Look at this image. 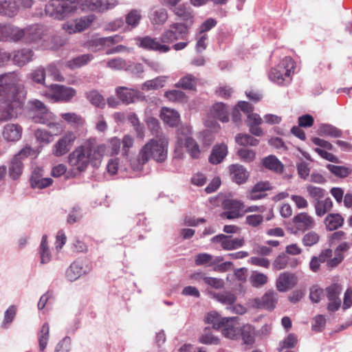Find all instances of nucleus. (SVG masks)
Here are the masks:
<instances>
[{
  "label": "nucleus",
  "instance_id": "obj_1",
  "mask_svg": "<svg viewBox=\"0 0 352 352\" xmlns=\"http://www.w3.org/2000/svg\"><path fill=\"white\" fill-rule=\"evenodd\" d=\"M104 144H92L85 143L76 147L68 155L69 166L79 173L84 172L91 164L94 168H98L105 152Z\"/></svg>",
  "mask_w": 352,
  "mask_h": 352
},
{
  "label": "nucleus",
  "instance_id": "obj_2",
  "mask_svg": "<svg viewBox=\"0 0 352 352\" xmlns=\"http://www.w3.org/2000/svg\"><path fill=\"white\" fill-rule=\"evenodd\" d=\"M168 139L164 133L150 140L140 151L137 159L131 162V168L135 171H140L144 164L150 159L157 163L166 161L168 155Z\"/></svg>",
  "mask_w": 352,
  "mask_h": 352
},
{
  "label": "nucleus",
  "instance_id": "obj_3",
  "mask_svg": "<svg viewBox=\"0 0 352 352\" xmlns=\"http://www.w3.org/2000/svg\"><path fill=\"white\" fill-rule=\"evenodd\" d=\"M17 76L14 73L0 75V121H6L16 116V109L20 106L16 100V83Z\"/></svg>",
  "mask_w": 352,
  "mask_h": 352
},
{
  "label": "nucleus",
  "instance_id": "obj_4",
  "mask_svg": "<svg viewBox=\"0 0 352 352\" xmlns=\"http://www.w3.org/2000/svg\"><path fill=\"white\" fill-rule=\"evenodd\" d=\"M76 0H50L45 5L47 16L57 20H64L77 11Z\"/></svg>",
  "mask_w": 352,
  "mask_h": 352
},
{
  "label": "nucleus",
  "instance_id": "obj_5",
  "mask_svg": "<svg viewBox=\"0 0 352 352\" xmlns=\"http://www.w3.org/2000/svg\"><path fill=\"white\" fill-rule=\"evenodd\" d=\"M295 63L291 57H285L269 74V79L277 85H287L291 81V74L294 72Z\"/></svg>",
  "mask_w": 352,
  "mask_h": 352
},
{
  "label": "nucleus",
  "instance_id": "obj_6",
  "mask_svg": "<svg viewBox=\"0 0 352 352\" xmlns=\"http://www.w3.org/2000/svg\"><path fill=\"white\" fill-rule=\"evenodd\" d=\"M34 153L32 147L25 146L13 156L8 167V174L11 179L16 180L20 177L23 173L24 160Z\"/></svg>",
  "mask_w": 352,
  "mask_h": 352
},
{
  "label": "nucleus",
  "instance_id": "obj_7",
  "mask_svg": "<svg viewBox=\"0 0 352 352\" xmlns=\"http://www.w3.org/2000/svg\"><path fill=\"white\" fill-rule=\"evenodd\" d=\"M30 108L34 112L32 119L34 122L46 124L50 127L54 126V116L46 107L43 102L38 100L29 102Z\"/></svg>",
  "mask_w": 352,
  "mask_h": 352
},
{
  "label": "nucleus",
  "instance_id": "obj_8",
  "mask_svg": "<svg viewBox=\"0 0 352 352\" xmlns=\"http://www.w3.org/2000/svg\"><path fill=\"white\" fill-rule=\"evenodd\" d=\"M188 24L184 23H173L169 28L164 30L160 38L162 43H171L177 40H185L190 29Z\"/></svg>",
  "mask_w": 352,
  "mask_h": 352
},
{
  "label": "nucleus",
  "instance_id": "obj_9",
  "mask_svg": "<svg viewBox=\"0 0 352 352\" xmlns=\"http://www.w3.org/2000/svg\"><path fill=\"white\" fill-rule=\"evenodd\" d=\"M77 10L83 12H104L113 8L117 4L116 0H76Z\"/></svg>",
  "mask_w": 352,
  "mask_h": 352
},
{
  "label": "nucleus",
  "instance_id": "obj_10",
  "mask_svg": "<svg viewBox=\"0 0 352 352\" xmlns=\"http://www.w3.org/2000/svg\"><path fill=\"white\" fill-rule=\"evenodd\" d=\"M96 19V16L93 14L82 16L63 23V29L70 34L82 32L88 29Z\"/></svg>",
  "mask_w": 352,
  "mask_h": 352
},
{
  "label": "nucleus",
  "instance_id": "obj_11",
  "mask_svg": "<svg viewBox=\"0 0 352 352\" xmlns=\"http://www.w3.org/2000/svg\"><path fill=\"white\" fill-rule=\"evenodd\" d=\"M76 94V91L72 87L53 84L50 90L44 92L43 95L54 102L69 101Z\"/></svg>",
  "mask_w": 352,
  "mask_h": 352
},
{
  "label": "nucleus",
  "instance_id": "obj_12",
  "mask_svg": "<svg viewBox=\"0 0 352 352\" xmlns=\"http://www.w3.org/2000/svg\"><path fill=\"white\" fill-rule=\"evenodd\" d=\"M210 242L219 245L224 250L230 251L243 247L245 244V239L243 237H233L232 235L219 234L212 237Z\"/></svg>",
  "mask_w": 352,
  "mask_h": 352
},
{
  "label": "nucleus",
  "instance_id": "obj_13",
  "mask_svg": "<svg viewBox=\"0 0 352 352\" xmlns=\"http://www.w3.org/2000/svg\"><path fill=\"white\" fill-rule=\"evenodd\" d=\"M76 135L74 133L68 131L53 146L52 153L56 157L66 154L72 146Z\"/></svg>",
  "mask_w": 352,
  "mask_h": 352
},
{
  "label": "nucleus",
  "instance_id": "obj_14",
  "mask_svg": "<svg viewBox=\"0 0 352 352\" xmlns=\"http://www.w3.org/2000/svg\"><path fill=\"white\" fill-rule=\"evenodd\" d=\"M137 45L144 50L155 51L160 53H166L170 50L168 45L162 43H160L156 38H152L148 36L138 38Z\"/></svg>",
  "mask_w": 352,
  "mask_h": 352
},
{
  "label": "nucleus",
  "instance_id": "obj_15",
  "mask_svg": "<svg viewBox=\"0 0 352 352\" xmlns=\"http://www.w3.org/2000/svg\"><path fill=\"white\" fill-rule=\"evenodd\" d=\"M24 36L23 42L25 43H36L43 39L45 29L43 25L35 24L23 28Z\"/></svg>",
  "mask_w": 352,
  "mask_h": 352
},
{
  "label": "nucleus",
  "instance_id": "obj_16",
  "mask_svg": "<svg viewBox=\"0 0 352 352\" xmlns=\"http://www.w3.org/2000/svg\"><path fill=\"white\" fill-rule=\"evenodd\" d=\"M298 283L297 276L294 273L285 272L279 274L276 280V287L280 292L292 289Z\"/></svg>",
  "mask_w": 352,
  "mask_h": 352
},
{
  "label": "nucleus",
  "instance_id": "obj_17",
  "mask_svg": "<svg viewBox=\"0 0 352 352\" xmlns=\"http://www.w3.org/2000/svg\"><path fill=\"white\" fill-rule=\"evenodd\" d=\"M23 28L11 23H5L1 42L17 43L23 41Z\"/></svg>",
  "mask_w": 352,
  "mask_h": 352
},
{
  "label": "nucleus",
  "instance_id": "obj_18",
  "mask_svg": "<svg viewBox=\"0 0 352 352\" xmlns=\"http://www.w3.org/2000/svg\"><path fill=\"white\" fill-rule=\"evenodd\" d=\"M89 272V267L82 261L76 260L74 261L65 272L67 279L71 282L75 281L82 275Z\"/></svg>",
  "mask_w": 352,
  "mask_h": 352
},
{
  "label": "nucleus",
  "instance_id": "obj_19",
  "mask_svg": "<svg viewBox=\"0 0 352 352\" xmlns=\"http://www.w3.org/2000/svg\"><path fill=\"white\" fill-rule=\"evenodd\" d=\"M53 182L50 177H43V169L40 167L34 168L30 177V186L32 188L43 189L50 186Z\"/></svg>",
  "mask_w": 352,
  "mask_h": 352
},
{
  "label": "nucleus",
  "instance_id": "obj_20",
  "mask_svg": "<svg viewBox=\"0 0 352 352\" xmlns=\"http://www.w3.org/2000/svg\"><path fill=\"white\" fill-rule=\"evenodd\" d=\"M278 300V294L274 290L267 292L261 298L254 300V305L258 309H273Z\"/></svg>",
  "mask_w": 352,
  "mask_h": 352
},
{
  "label": "nucleus",
  "instance_id": "obj_21",
  "mask_svg": "<svg viewBox=\"0 0 352 352\" xmlns=\"http://www.w3.org/2000/svg\"><path fill=\"white\" fill-rule=\"evenodd\" d=\"M11 56L13 63L23 67L33 60L34 52L29 48H22L13 52Z\"/></svg>",
  "mask_w": 352,
  "mask_h": 352
},
{
  "label": "nucleus",
  "instance_id": "obj_22",
  "mask_svg": "<svg viewBox=\"0 0 352 352\" xmlns=\"http://www.w3.org/2000/svg\"><path fill=\"white\" fill-rule=\"evenodd\" d=\"M294 223L299 231L305 232L314 226V220L306 212H301L294 217Z\"/></svg>",
  "mask_w": 352,
  "mask_h": 352
},
{
  "label": "nucleus",
  "instance_id": "obj_23",
  "mask_svg": "<svg viewBox=\"0 0 352 352\" xmlns=\"http://www.w3.org/2000/svg\"><path fill=\"white\" fill-rule=\"evenodd\" d=\"M173 12L179 19L185 21L184 23L188 24L190 28L193 24L195 16L194 11L189 6L185 4L179 5L174 8Z\"/></svg>",
  "mask_w": 352,
  "mask_h": 352
},
{
  "label": "nucleus",
  "instance_id": "obj_24",
  "mask_svg": "<svg viewBox=\"0 0 352 352\" xmlns=\"http://www.w3.org/2000/svg\"><path fill=\"white\" fill-rule=\"evenodd\" d=\"M234 319L237 317H221L217 311H212L206 316L205 322L212 324L214 329H220L226 322Z\"/></svg>",
  "mask_w": 352,
  "mask_h": 352
},
{
  "label": "nucleus",
  "instance_id": "obj_25",
  "mask_svg": "<svg viewBox=\"0 0 352 352\" xmlns=\"http://www.w3.org/2000/svg\"><path fill=\"white\" fill-rule=\"evenodd\" d=\"M19 5L16 0H0V16L12 18L19 11Z\"/></svg>",
  "mask_w": 352,
  "mask_h": 352
},
{
  "label": "nucleus",
  "instance_id": "obj_26",
  "mask_svg": "<svg viewBox=\"0 0 352 352\" xmlns=\"http://www.w3.org/2000/svg\"><path fill=\"white\" fill-rule=\"evenodd\" d=\"M232 180L238 184L246 182L249 174L243 166L240 164H232L229 167Z\"/></svg>",
  "mask_w": 352,
  "mask_h": 352
},
{
  "label": "nucleus",
  "instance_id": "obj_27",
  "mask_svg": "<svg viewBox=\"0 0 352 352\" xmlns=\"http://www.w3.org/2000/svg\"><path fill=\"white\" fill-rule=\"evenodd\" d=\"M2 134L6 141L16 142L21 137L22 128L16 124H8L4 126Z\"/></svg>",
  "mask_w": 352,
  "mask_h": 352
},
{
  "label": "nucleus",
  "instance_id": "obj_28",
  "mask_svg": "<svg viewBox=\"0 0 352 352\" xmlns=\"http://www.w3.org/2000/svg\"><path fill=\"white\" fill-rule=\"evenodd\" d=\"M228 155V147L225 144H216L212 147L209 156V162L212 164H219Z\"/></svg>",
  "mask_w": 352,
  "mask_h": 352
},
{
  "label": "nucleus",
  "instance_id": "obj_29",
  "mask_svg": "<svg viewBox=\"0 0 352 352\" xmlns=\"http://www.w3.org/2000/svg\"><path fill=\"white\" fill-rule=\"evenodd\" d=\"M161 119L168 126H176L180 120L179 113L168 107H163L160 113Z\"/></svg>",
  "mask_w": 352,
  "mask_h": 352
},
{
  "label": "nucleus",
  "instance_id": "obj_30",
  "mask_svg": "<svg viewBox=\"0 0 352 352\" xmlns=\"http://www.w3.org/2000/svg\"><path fill=\"white\" fill-rule=\"evenodd\" d=\"M139 92L134 89L125 87H119L116 89V94L118 98L124 104L134 102L137 99Z\"/></svg>",
  "mask_w": 352,
  "mask_h": 352
},
{
  "label": "nucleus",
  "instance_id": "obj_31",
  "mask_svg": "<svg viewBox=\"0 0 352 352\" xmlns=\"http://www.w3.org/2000/svg\"><path fill=\"white\" fill-rule=\"evenodd\" d=\"M210 116L222 122H227L229 120L228 110L223 102L215 103L210 109Z\"/></svg>",
  "mask_w": 352,
  "mask_h": 352
},
{
  "label": "nucleus",
  "instance_id": "obj_32",
  "mask_svg": "<svg viewBox=\"0 0 352 352\" xmlns=\"http://www.w3.org/2000/svg\"><path fill=\"white\" fill-rule=\"evenodd\" d=\"M148 17L153 24L162 25L167 21L168 12L163 8L154 7L151 10Z\"/></svg>",
  "mask_w": 352,
  "mask_h": 352
},
{
  "label": "nucleus",
  "instance_id": "obj_33",
  "mask_svg": "<svg viewBox=\"0 0 352 352\" xmlns=\"http://www.w3.org/2000/svg\"><path fill=\"white\" fill-rule=\"evenodd\" d=\"M313 204L316 214L320 217H323L329 212L333 207V202L330 197H325L320 201H316Z\"/></svg>",
  "mask_w": 352,
  "mask_h": 352
},
{
  "label": "nucleus",
  "instance_id": "obj_34",
  "mask_svg": "<svg viewBox=\"0 0 352 352\" xmlns=\"http://www.w3.org/2000/svg\"><path fill=\"white\" fill-rule=\"evenodd\" d=\"M93 59L94 56L91 54L80 55L68 60L66 63V66L71 69H75L87 65Z\"/></svg>",
  "mask_w": 352,
  "mask_h": 352
},
{
  "label": "nucleus",
  "instance_id": "obj_35",
  "mask_svg": "<svg viewBox=\"0 0 352 352\" xmlns=\"http://www.w3.org/2000/svg\"><path fill=\"white\" fill-rule=\"evenodd\" d=\"M344 223V218L338 213L328 214L324 219V224L328 230L332 231L340 228Z\"/></svg>",
  "mask_w": 352,
  "mask_h": 352
},
{
  "label": "nucleus",
  "instance_id": "obj_36",
  "mask_svg": "<svg viewBox=\"0 0 352 352\" xmlns=\"http://www.w3.org/2000/svg\"><path fill=\"white\" fill-rule=\"evenodd\" d=\"M239 333L244 344L252 345L254 343L256 333L253 326L245 324L241 328Z\"/></svg>",
  "mask_w": 352,
  "mask_h": 352
},
{
  "label": "nucleus",
  "instance_id": "obj_37",
  "mask_svg": "<svg viewBox=\"0 0 352 352\" xmlns=\"http://www.w3.org/2000/svg\"><path fill=\"white\" fill-rule=\"evenodd\" d=\"M318 133L321 136L337 138L342 136V131L331 124H322L318 129Z\"/></svg>",
  "mask_w": 352,
  "mask_h": 352
},
{
  "label": "nucleus",
  "instance_id": "obj_38",
  "mask_svg": "<svg viewBox=\"0 0 352 352\" xmlns=\"http://www.w3.org/2000/svg\"><path fill=\"white\" fill-rule=\"evenodd\" d=\"M236 319L232 320L226 322L221 329V332L223 336L231 340H236L239 336V330L236 327L234 322Z\"/></svg>",
  "mask_w": 352,
  "mask_h": 352
},
{
  "label": "nucleus",
  "instance_id": "obj_39",
  "mask_svg": "<svg viewBox=\"0 0 352 352\" xmlns=\"http://www.w3.org/2000/svg\"><path fill=\"white\" fill-rule=\"evenodd\" d=\"M263 166L277 173H280L283 171V164L274 155H270L263 160Z\"/></svg>",
  "mask_w": 352,
  "mask_h": 352
},
{
  "label": "nucleus",
  "instance_id": "obj_40",
  "mask_svg": "<svg viewBox=\"0 0 352 352\" xmlns=\"http://www.w3.org/2000/svg\"><path fill=\"white\" fill-rule=\"evenodd\" d=\"M39 254L41 263L47 264L50 262L52 259V254L47 244V236L46 234H44L42 236L41 242L39 245Z\"/></svg>",
  "mask_w": 352,
  "mask_h": 352
},
{
  "label": "nucleus",
  "instance_id": "obj_41",
  "mask_svg": "<svg viewBox=\"0 0 352 352\" xmlns=\"http://www.w3.org/2000/svg\"><path fill=\"white\" fill-rule=\"evenodd\" d=\"M142 19L141 11L138 10H131L125 16L126 27L125 29L132 30L136 28Z\"/></svg>",
  "mask_w": 352,
  "mask_h": 352
},
{
  "label": "nucleus",
  "instance_id": "obj_42",
  "mask_svg": "<svg viewBox=\"0 0 352 352\" xmlns=\"http://www.w3.org/2000/svg\"><path fill=\"white\" fill-rule=\"evenodd\" d=\"M50 338V326L47 322H45L38 333V346L39 350L41 351H43L46 348L48 340Z\"/></svg>",
  "mask_w": 352,
  "mask_h": 352
},
{
  "label": "nucleus",
  "instance_id": "obj_43",
  "mask_svg": "<svg viewBox=\"0 0 352 352\" xmlns=\"http://www.w3.org/2000/svg\"><path fill=\"white\" fill-rule=\"evenodd\" d=\"M197 85V78L192 74H187L179 79L175 85L176 87L184 89H194Z\"/></svg>",
  "mask_w": 352,
  "mask_h": 352
},
{
  "label": "nucleus",
  "instance_id": "obj_44",
  "mask_svg": "<svg viewBox=\"0 0 352 352\" xmlns=\"http://www.w3.org/2000/svg\"><path fill=\"white\" fill-rule=\"evenodd\" d=\"M184 145L188 153L194 159H198L201 154L199 146L192 137H187L184 140Z\"/></svg>",
  "mask_w": 352,
  "mask_h": 352
},
{
  "label": "nucleus",
  "instance_id": "obj_45",
  "mask_svg": "<svg viewBox=\"0 0 352 352\" xmlns=\"http://www.w3.org/2000/svg\"><path fill=\"white\" fill-rule=\"evenodd\" d=\"M306 190L309 197L311 199L312 204L325 198L324 195L326 191L322 188L308 185L306 187Z\"/></svg>",
  "mask_w": 352,
  "mask_h": 352
},
{
  "label": "nucleus",
  "instance_id": "obj_46",
  "mask_svg": "<svg viewBox=\"0 0 352 352\" xmlns=\"http://www.w3.org/2000/svg\"><path fill=\"white\" fill-rule=\"evenodd\" d=\"M236 142L241 146H254L258 144L259 140L246 133H239L235 137Z\"/></svg>",
  "mask_w": 352,
  "mask_h": 352
},
{
  "label": "nucleus",
  "instance_id": "obj_47",
  "mask_svg": "<svg viewBox=\"0 0 352 352\" xmlns=\"http://www.w3.org/2000/svg\"><path fill=\"white\" fill-rule=\"evenodd\" d=\"M327 168L332 174L341 178L346 177L352 171L349 167L330 164L327 165Z\"/></svg>",
  "mask_w": 352,
  "mask_h": 352
},
{
  "label": "nucleus",
  "instance_id": "obj_48",
  "mask_svg": "<svg viewBox=\"0 0 352 352\" xmlns=\"http://www.w3.org/2000/svg\"><path fill=\"white\" fill-rule=\"evenodd\" d=\"M87 100L94 106L103 107L105 104L104 97L96 90L87 93Z\"/></svg>",
  "mask_w": 352,
  "mask_h": 352
},
{
  "label": "nucleus",
  "instance_id": "obj_49",
  "mask_svg": "<svg viewBox=\"0 0 352 352\" xmlns=\"http://www.w3.org/2000/svg\"><path fill=\"white\" fill-rule=\"evenodd\" d=\"M223 208L224 210H229L237 213H241V212L243 210L245 206L241 201L226 199L223 202Z\"/></svg>",
  "mask_w": 352,
  "mask_h": 352
},
{
  "label": "nucleus",
  "instance_id": "obj_50",
  "mask_svg": "<svg viewBox=\"0 0 352 352\" xmlns=\"http://www.w3.org/2000/svg\"><path fill=\"white\" fill-rule=\"evenodd\" d=\"M164 82V77H157L153 80L144 82L142 85V89L144 91L157 89L163 87Z\"/></svg>",
  "mask_w": 352,
  "mask_h": 352
},
{
  "label": "nucleus",
  "instance_id": "obj_51",
  "mask_svg": "<svg viewBox=\"0 0 352 352\" xmlns=\"http://www.w3.org/2000/svg\"><path fill=\"white\" fill-rule=\"evenodd\" d=\"M217 300L223 305H227V307H230L236 301V296L234 294L230 292H223L217 294L215 296Z\"/></svg>",
  "mask_w": 352,
  "mask_h": 352
},
{
  "label": "nucleus",
  "instance_id": "obj_52",
  "mask_svg": "<svg viewBox=\"0 0 352 352\" xmlns=\"http://www.w3.org/2000/svg\"><path fill=\"white\" fill-rule=\"evenodd\" d=\"M212 255L208 253H199L195 257V263L197 266H212Z\"/></svg>",
  "mask_w": 352,
  "mask_h": 352
},
{
  "label": "nucleus",
  "instance_id": "obj_53",
  "mask_svg": "<svg viewBox=\"0 0 352 352\" xmlns=\"http://www.w3.org/2000/svg\"><path fill=\"white\" fill-rule=\"evenodd\" d=\"M297 343V338L294 334L290 333L279 343L278 351H282L285 349H292Z\"/></svg>",
  "mask_w": 352,
  "mask_h": 352
},
{
  "label": "nucleus",
  "instance_id": "obj_54",
  "mask_svg": "<svg viewBox=\"0 0 352 352\" xmlns=\"http://www.w3.org/2000/svg\"><path fill=\"white\" fill-rule=\"evenodd\" d=\"M195 38L197 39L195 45L196 52L197 53H201L207 47L208 36L206 34H200L197 32L195 34Z\"/></svg>",
  "mask_w": 352,
  "mask_h": 352
},
{
  "label": "nucleus",
  "instance_id": "obj_55",
  "mask_svg": "<svg viewBox=\"0 0 352 352\" xmlns=\"http://www.w3.org/2000/svg\"><path fill=\"white\" fill-rule=\"evenodd\" d=\"M17 307L16 305H10L5 311L2 327L7 328L8 324H10L16 316Z\"/></svg>",
  "mask_w": 352,
  "mask_h": 352
},
{
  "label": "nucleus",
  "instance_id": "obj_56",
  "mask_svg": "<svg viewBox=\"0 0 352 352\" xmlns=\"http://www.w3.org/2000/svg\"><path fill=\"white\" fill-rule=\"evenodd\" d=\"M272 266L276 270H281L288 267V255L285 253L279 254L273 261Z\"/></svg>",
  "mask_w": 352,
  "mask_h": 352
},
{
  "label": "nucleus",
  "instance_id": "obj_57",
  "mask_svg": "<svg viewBox=\"0 0 352 352\" xmlns=\"http://www.w3.org/2000/svg\"><path fill=\"white\" fill-rule=\"evenodd\" d=\"M324 297V291L318 285H313L309 289V299L314 303H318Z\"/></svg>",
  "mask_w": 352,
  "mask_h": 352
},
{
  "label": "nucleus",
  "instance_id": "obj_58",
  "mask_svg": "<svg viewBox=\"0 0 352 352\" xmlns=\"http://www.w3.org/2000/svg\"><path fill=\"white\" fill-rule=\"evenodd\" d=\"M46 76V72L44 67H39L35 69L31 73V78L32 80L38 84L44 85L45 79Z\"/></svg>",
  "mask_w": 352,
  "mask_h": 352
},
{
  "label": "nucleus",
  "instance_id": "obj_59",
  "mask_svg": "<svg viewBox=\"0 0 352 352\" xmlns=\"http://www.w3.org/2000/svg\"><path fill=\"white\" fill-rule=\"evenodd\" d=\"M199 340L205 344H218L219 343V339L212 334L208 328L205 329L204 333L200 337Z\"/></svg>",
  "mask_w": 352,
  "mask_h": 352
},
{
  "label": "nucleus",
  "instance_id": "obj_60",
  "mask_svg": "<svg viewBox=\"0 0 352 352\" xmlns=\"http://www.w3.org/2000/svg\"><path fill=\"white\" fill-rule=\"evenodd\" d=\"M46 74L52 76L53 79L56 81H63L64 78L60 74L56 63H50L45 69Z\"/></svg>",
  "mask_w": 352,
  "mask_h": 352
},
{
  "label": "nucleus",
  "instance_id": "obj_61",
  "mask_svg": "<svg viewBox=\"0 0 352 352\" xmlns=\"http://www.w3.org/2000/svg\"><path fill=\"white\" fill-rule=\"evenodd\" d=\"M320 239V236L315 232L311 231L305 234L302 239L305 246H312L316 244Z\"/></svg>",
  "mask_w": 352,
  "mask_h": 352
},
{
  "label": "nucleus",
  "instance_id": "obj_62",
  "mask_svg": "<svg viewBox=\"0 0 352 352\" xmlns=\"http://www.w3.org/2000/svg\"><path fill=\"white\" fill-rule=\"evenodd\" d=\"M36 139L40 143L49 144L52 140V135L47 131L38 129L34 133Z\"/></svg>",
  "mask_w": 352,
  "mask_h": 352
},
{
  "label": "nucleus",
  "instance_id": "obj_63",
  "mask_svg": "<svg viewBox=\"0 0 352 352\" xmlns=\"http://www.w3.org/2000/svg\"><path fill=\"white\" fill-rule=\"evenodd\" d=\"M342 287L338 283H334L326 288L327 299L340 298Z\"/></svg>",
  "mask_w": 352,
  "mask_h": 352
},
{
  "label": "nucleus",
  "instance_id": "obj_64",
  "mask_svg": "<svg viewBox=\"0 0 352 352\" xmlns=\"http://www.w3.org/2000/svg\"><path fill=\"white\" fill-rule=\"evenodd\" d=\"M123 37L120 34H115L113 36L100 38L98 40V43L104 46H110L111 45L121 42Z\"/></svg>",
  "mask_w": 352,
  "mask_h": 352
}]
</instances>
